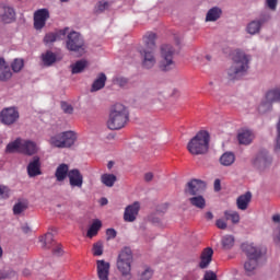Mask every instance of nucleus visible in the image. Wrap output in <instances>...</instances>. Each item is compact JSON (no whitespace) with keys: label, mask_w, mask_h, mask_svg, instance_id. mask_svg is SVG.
<instances>
[{"label":"nucleus","mask_w":280,"mask_h":280,"mask_svg":"<svg viewBox=\"0 0 280 280\" xmlns=\"http://www.w3.org/2000/svg\"><path fill=\"white\" fill-rule=\"evenodd\" d=\"M78 141V136L74 131H63L59 133H54L50 136L48 143L51 148H58L59 150H65L67 148H72Z\"/></svg>","instance_id":"obj_5"},{"label":"nucleus","mask_w":280,"mask_h":280,"mask_svg":"<svg viewBox=\"0 0 280 280\" xmlns=\"http://www.w3.org/2000/svg\"><path fill=\"white\" fill-rule=\"evenodd\" d=\"M203 280H218V276L213 273V271L206 272Z\"/></svg>","instance_id":"obj_54"},{"label":"nucleus","mask_w":280,"mask_h":280,"mask_svg":"<svg viewBox=\"0 0 280 280\" xmlns=\"http://www.w3.org/2000/svg\"><path fill=\"white\" fill-rule=\"evenodd\" d=\"M100 229H102V221L96 219L93 221L90 229L88 230L86 236L90 238L95 237V235H97V233H100Z\"/></svg>","instance_id":"obj_35"},{"label":"nucleus","mask_w":280,"mask_h":280,"mask_svg":"<svg viewBox=\"0 0 280 280\" xmlns=\"http://www.w3.org/2000/svg\"><path fill=\"white\" fill-rule=\"evenodd\" d=\"M252 165L258 172H268L272 165V155L267 150H260L252 160Z\"/></svg>","instance_id":"obj_9"},{"label":"nucleus","mask_w":280,"mask_h":280,"mask_svg":"<svg viewBox=\"0 0 280 280\" xmlns=\"http://www.w3.org/2000/svg\"><path fill=\"white\" fill-rule=\"evenodd\" d=\"M222 19V8L212 7L208 10L206 14V23H215V21H220Z\"/></svg>","instance_id":"obj_24"},{"label":"nucleus","mask_w":280,"mask_h":280,"mask_svg":"<svg viewBox=\"0 0 280 280\" xmlns=\"http://www.w3.org/2000/svg\"><path fill=\"white\" fill-rule=\"evenodd\" d=\"M21 152L32 156L38 152V145L32 140H22Z\"/></svg>","instance_id":"obj_21"},{"label":"nucleus","mask_w":280,"mask_h":280,"mask_svg":"<svg viewBox=\"0 0 280 280\" xmlns=\"http://www.w3.org/2000/svg\"><path fill=\"white\" fill-rule=\"evenodd\" d=\"M210 136L208 131H199L187 144L190 154L198 156L209 152Z\"/></svg>","instance_id":"obj_3"},{"label":"nucleus","mask_w":280,"mask_h":280,"mask_svg":"<svg viewBox=\"0 0 280 280\" xmlns=\"http://www.w3.org/2000/svg\"><path fill=\"white\" fill-rule=\"evenodd\" d=\"M21 145H23V140L21 139H16L13 142H10L5 148L7 154H13V152H16L18 150L21 152Z\"/></svg>","instance_id":"obj_36"},{"label":"nucleus","mask_w":280,"mask_h":280,"mask_svg":"<svg viewBox=\"0 0 280 280\" xmlns=\"http://www.w3.org/2000/svg\"><path fill=\"white\" fill-rule=\"evenodd\" d=\"M139 209H141L139 201L127 206L124 213L125 222H135V220H137V215H139Z\"/></svg>","instance_id":"obj_15"},{"label":"nucleus","mask_w":280,"mask_h":280,"mask_svg":"<svg viewBox=\"0 0 280 280\" xmlns=\"http://www.w3.org/2000/svg\"><path fill=\"white\" fill-rule=\"evenodd\" d=\"M22 231L27 235L28 233H32V228H30V224L24 223L21 226Z\"/></svg>","instance_id":"obj_57"},{"label":"nucleus","mask_w":280,"mask_h":280,"mask_svg":"<svg viewBox=\"0 0 280 280\" xmlns=\"http://www.w3.org/2000/svg\"><path fill=\"white\" fill-rule=\"evenodd\" d=\"M132 249L129 247H124L118 255L117 269L125 280L132 279V273H130L132 270Z\"/></svg>","instance_id":"obj_6"},{"label":"nucleus","mask_w":280,"mask_h":280,"mask_svg":"<svg viewBox=\"0 0 280 280\" xmlns=\"http://www.w3.org/2000/svg\"><path fill=\"white\" fill-rule=\"evenodd\" d=\"M139 54L141 56L142 69H154V66L156 65V56L154 55V50L140 48Z\"/></svg>","instance_id":"obj_12"},{"label":"nucleus","mask_w":280,"mask_h":280,"mask_svg":"<svg viewBox=\"0 0 280 280\" xmlns=\"http://www.w3.org/2000/svg\"><path fill=\"white\" fill-rule=\"evenodd\" d=\"M67 176H69V165L65 163L60 164L55 172L57 183H62L67 178Z\"/></svg>","instance_id":"obj_27"},{"label":"nucleus","mask_w":280,"mask_h":280,"mask_svg":"<svg viewBox=\"0 0 280 280\" xmlns=\"http://www.w3.org/2000/svg\"><path fill=\"white\" fill-rule=\"evenodd\" d=\"M273 222L279 223L280 222V214H275L272 217Z\"/></svg>","instance_id":"obj_63"},{"label":"nucleus","mask_w":280,"mask_h":280,"mask_svg":"<svg viewBox=\"0 0 280 280\" xmlns=\"http://www.w3.org/2000/svg\"><path fill=\"white\" fill-rule=\"evenodd\" d=\"M207 189V184L200 179H191L187 182L184 194L185 196H200V194H205Z\"/></svg>","instance_id":"obj_10"},{"label":"nucleus","mask_w":280,"mask_h":280,"mask_svg":"<svg viewBox=\"0 0 280 280\" xmlns=\"http://www.w3.org/2000/svg\"><path fill=\"white\" fill-rule=\"evenodd\" d=\"M154 178V174L152 172L144 174V180L145 183H151V180Z\"/></svg>","instance_id":"obj_58"},{"label":"nucleus","mask_w":280,"mask_h":280,"mask_svg":"<svg viewBox=\"0 0 280 280\" xmlns=\"http://www.w3.org/2000/svg\"><path fill=\"white\" fill-rule=\"evenodd\" d=\"M174 54H176L174 46L170 44H164L161 46V71H172V69L176 67V62H174Z\"/></svg>","instance_id":"obj_7"},{"label":"nucleus","mask_w":280,"mask_h":280,"mask_svg":"<svg viewBox=\"0 0 280 280\" xmlns=\"http://www.w3.org/2000/svg\"><path fill=\"white\" fill-rule=\"evenodd\" d=\"M23 67H25V62L23 59L16 58L11 63V69L13 73H20V71L23 70Z\"/></svg>","instance_id":"obj_42"},{"label":"nucleus","mask_w":280,"mask_h":280,"mask_svg":"<svg viewBox=\"0 0 280 280\" xmlns=\"http://www.w3.org/2000/svg\"><path fill=\"white\" fill-rule=\"evenodd\" d=\"M242 250L247 256V261L244 265L245 272L253 275L254 270H257L259 266V259H261V249L254 244L245 243L242 245Z\"/></svg>","instance_id":"obj_4"},{"label":"nucleus","mask_w":280,"mask_h":280,"mask_svg":"<svg viewBox=\"0 0 280 280\" xmlns=\"http://www.w3.org/2000/svg\"><path fill=\"white\" fill-rule=\"evenodd\" d=\"M57 57L51 50H47L42 55V62L45 67H51L56 62Z\"/></svg>","instance_id":"obj_34"},{"label":"nucleus","mask_w":280,"mask_h":280,"mask_svg":"<svg viewBox=\"0 0 280 280\" xmlns=\"http://www.w3.org/2000/svg\"><path fill=\"white\" fill-rule=\"evenodd\" d=\"M12 194V190L10 189V187L5 186V185H0V199L1 200H8V198H10Z\"/></svg>","instance_id":"obj_45"},{"label":"nucleus","mask_w":280,"mask_h":280,"mask_svg":"<svg viewBox=\"0 0 280 280\" xmlns=\"http://www.w3.org/2000/svg\"><path fill=\"white\" fill-rule=\"evenodd\" d=\"M130 113L128 107H125L124 104H115L109 110V116L107 120V128L109 130H121L128 124Z\"/></svg>","instance_id":"obj_2"},{"label":"nucleus","mask_w":280,"mask_h":280,"mask_svg":"<svg viewBox=\"0 0 280 280\" xmlns=\"http://www.w3.org/2000/svg\"><path fill=\"white\" fill-rule=\"evenodd\" d=\"M8 65V62H5V59H3V58H0V71L2 70V69H4V67Z\"/></svg>","instance_id":"obj_61"},{"label":"nucleus","mask_w":280,"mask_h":280,"mask_svg":"<svg viewBox=\"0 0 280 280\" xmlns=\"http://www.w3.org/2000/svg\"><path fill=\"white\" fill-rule=\"evenodd\" d=\"M86 60L82 59L77 61L75 63L71 65V69H72V73H82V71H84V69H86Z\"/></svg>","instance_id":"obj_39"},{"label":"nucleus","mask_w":280,"mask_h":280,"mask_svg":"<svg viewBox=\"0 0 280 280\" xmlns=\"http://www.w3.org/2000/svg\"><path fill=\"white\" fill-rule=\"evenodd\" d=\"M233 63L228 69V79L229 80H240V78H244L246 73H248V69H250V55L242 50H236L232 57Z\"/></svg>","instance_id":"obj_1"},{"label":"nucleus","mask_w":280,"mask_h":280,"mask_svg":"<svg viewBox=\"0 0 280 280\" xmlns=\"http://www.w3.org/2000/svg\"><path fill=\"white\" fill-rule=\"evenodd\" d=\"M49 19V10L39 9L34 12V27L35 30H43Z\"/></svg>","instance_id":"obj_14"},{"label":"nucleus","mask_w":280,"mask_h":280,"mask_svg":"<svg viewBox=\"0 0 280 280\" xmlns=\"http://www.w3.org/2000/svg\"><path fill=\"white\" fill-rule=\"evenodd\" d=\"M143 43L145 48L149 49L150 51H154L156 49V34L154 33H147L143 36Z\"/></svg>","instance_id":"obj_26"},{"label":"nucleus","mask_w":280,"mask_h":280,"mask_svg":"<svg viewBox=\"0 0 280 280\" xmlns=\"http://www.w3.org/2000/svg\"><path fill=\"white\" fill-rule=\"evenodd\" d=\"M67 32H69V28H63L55 33H47L44 37V43L46 45H51V43H56L57 40H62V38L67 36Z\"/></svg>","instance_id":"obj_20"},{"label":"nucleus","mask_w":280,"mask_h":280,"mask_svg":"<svg viewBox=\"0 0 280 280\" xmlns=\"http://www.w3.org/2000/svg\"><path fill=\"white\" fill-rule=\"evenodd\" d=\"M106 8H108V2H106V1L98 2V4H97L98 12H104V10H106Z\"/></svg>","instance_id":"obj_55"},{"label":"nucleus","mask_w":280,"mask_h":280,"mask_svg":"<svg viewBox=\"0 0 280 280\" xmlns=\"http://www.w3.org/2000/svg\"><path fill=\"white\" fill-rule=\"evenodd\" d=\"M61 109L67 115H71L73 113V106L69 105V103L66 102L61 103Z\"/></svg>","instance_id":"obj_49"},{"label":"nucleus","mask_w":280,"mask_h":280,"mask_svg":"<svg viewBox=\"0 0 280 280\" xmlns=\"http://www.w3.org/2000/svg\"><path fill=\"white\" fill-rule=\"evenodd\" d=\"M26 170L30 178L40 176V158L34 156L33 160L28 163Z\"/></svg>","instance_id":"obj_19"},{"label":"nucleus","mask_w":280,"mask_h":280,"mask_svg":"<svg viewBox=\"0 0 280 280\" xmlns=\"http://www.w3.org/2000/svg\"><path fill=\"white\" fill-rule=\"evenodd\" d=\"M237 139L238 143H241L242 145H250V143H253V140L255 139V133L246 129L238 133Z\"/></svg>","instance_id":"obj_25"},{"label":"nucleus","mask_w":280,"mask_h":280,"mask_svg":"<svg viewBox=\"0 0 280 280\" xmlns=\"http://www.w3.org/2000/svg\"><path fill=\"white\" fill-rule=\"evenodd\" d=\"M19 109L16 107H7L0 112V121L4 126H12L19 121Z\"/></svg>","instance_id":"obj_11"},{"label":"nucleus","mask_w":280,"mask_h":280,"mask_svg":"<svg viewBox=\"0 0 280 280\" xmlns=\"http://www.w3.org/2000/svg\"><path fill=\"white\" fill-rule=\"evenodd\" d=\"M224 217L226 220H231L233 224H237L240 222V213L237 211H229L224 212Z\"/></svg>","instance_id":"obj_44"},{"label":"nucleus","mask_w":280,"mask_h":280,"mask_svg":"<svg viewBox=\"0 0 280 280\" xmlns=\"http://www.w3.org/2000/svg\"><path fill=\"white\" fill-rule=\"evenodd\" d=\"M54 255L60 257L62 255V245H57V247L52 250Z\"/></svg>","instance_id":"obj_56"},{"label":"nucleus","mask_w":280,"mask_h":280,"mask_svg":"<svg viewBox=\"0 0 280 280\" xmlns=\"http://www.w3.org/2000/svg\"><path fill=\"white\" fill-rule=\"evenodd\" d=\"M101 183H103L105 187H115L117 176L115 174L105 173L101 176Z\"/></svg>","instance_id":"obj_31"},{"label":"nucleus","mask_w":280,"mask_h":280,"mask_svg":"<svg viewBox=\"0 0 280 280\" xmlns=\"http://www.w3.org/2000/svg\"><path fill=\"white\" fill-rule=\"evenodd\" d=\"M151 222H152L153 224H161V219L158 218V217H153V218H151Z\"/></svg>","instance_id":"obj_60"},{"label":"nucleus","mask_w":280,"mask_h":280,"mask_svg":"<svg viewBox=\"0 0 280 280\" xmlns=\"http://www.w3.org/2000/svg\"><path fill=\"white\" fill-rule=\"evenodd\" d=\"M15 19L16 12L14 11V8L5 3H0V21L2 23H13Z\"/></svg>","instance_id":"obj_13"},{"label":"nucleus","mask_w":280,"mask_h":280,"mask_svg":"<svg viewBox=\"0 0 280 280\" xmlns=\"http://www.w3.org/2000/svg\"><path fill=\"white\" fill-rule=\"evenodd\" d=\"M245 32L250 36H256L261 32V26L256 20H253L246 25Z\"/></svg>","instance_id":"obj_30"},{"label":"nucleus","mask_w":280,"mask_h":280,"mask_svg":"<svg viewBox=\"0 0 280 280\" xmlns=\"http://www.w3.org/2000/svg\"><path fill=\"white\" fill-rule=\"evenodd\" d=\"M96 270L100 280H108V276L110 275V262H107L106 260H97Z\"/></svg>","instance_id":"obj_17"},{"label":"nucleus","mask_w":280,"mask_h":280,"mask_svg":"<svg viewBox=\"0 0 280 280\" xmlns=\"http://www.w3.org/2000/svg\"><path fill=\"white\" fill-rule=\"evenodd\" d=\"M66 47L68 51H74V54L82 56L84 54V37L75 31L68 33Z\"/></svg>","instance_id":"obj_8"},{"label":"nucleus","mask_w":280,"mask_h":280,"mask_svg":"<svg viewBox=\"0 0 280 280\" xmlns=\"http://www.w3.org/2000/svg\"><path fill=\"white\" fill-rule=\"evenodd\" d=\"M106 80H108V78L106 77V73L104 72L98 73L96 79L92 83V86L90 90L91 93H97V91H102V89L106 86Z\"/></svg>","instance_id":"obj_22"},{"label":"nucleus","mask_w":280,"mask_h":280,"mask_svg":"<svg viewBox=\"0 0 280 280\" xmlns=\"http://www.w3.org/2000/svg\"><path fill=\"white\" fill-rule=\"evenodd\" d=\"M206 218H207V220H212V219H213V212L208 211V212L206 213Z\"/></svg>","instance_id":"obj_62"},{"label":"nucleus","mask_w":280,"mask_h":280,"mask_svg":"<svg viewBox=\"0 0 280 280\" xmlns=\"http://www.w3.org/2000/svg\"><path fill=\"white\" fill-rule=\"evenodd\" d=\"M266 97L267 100H269V102H272L273 104H280V86L270 89L266 93Z\"/></svg>","instance_id":"obj_29"},{"label":"nucleus","mask_w":280,"mask_h":280,"mask_svg":"<svg viewBox=\"0 0 280 280\" xmlns=\"http://www.w3.org/2000/svg\"><path fill=\"white\" fill-rule=\"evenodd\" d=\"M272 101L267 100V97L265 96V100L261 101V103L258 106V113H260V115H265V113H269V110H272Z\"/></svg>","instance_id":"obj_37"},{"label":"nucleus","mask_w":280,"mask_h":280,"mask_svg":"<svg viewBox=\"0 0 280 280\" xmlns=\"http://www.w3.org/2000/svg\"><path fill=\"white\" fill-rule=\"evenodd\" d=\"M235 244V238L231 235H225L222 238V246L225 248V250H229L230 248H233V245Z\"/></svg>","instance_id":"obj_43"},{"label":"nucleus","mask_w":280,"mask_h":280,"mask_svg":"<svg viewBox=\"0 0 280 280\" xmlns=\"http://www.w3.org/2000/svg\"><path fill=\"white\" fill-rule=\"evenodd\" d=\"M222 189L220 179L214 180V191H220Z\"/></svg>","instance_id":"obj_59"},{"label":"nucleus","mask_w":280,"mask_h":280,"mask_svg":"<svg viewBox=\"0 0 280 280\" xmlns=\"http://www.w3.org/2000/svg\"><path fill=\"white\" fill-rule=\"evenodd\" d=\"M14 275H16V273L12 270H8V271L2 270V271H0V280L1 279H10L11 277H14Z\"/></svg>","instance_id":"obj_50"},{"label":"nucleus","mask_w":280,"mask_h":280,"mask_svg":"<svg viewBox=\"0 0 280 280\" xmlns=\"http://www.w3.org/2000/svg\"><path fill=\"white\" fill-rule=\"evenodd\" d=\"M213 260V248L206 247L200 255L199 268L205 270V268H209V265Z\"/></svg>","instance_id":"obj_18"},{"label":"nucleus","mask_w":280,"mask_h":280,"mask_svg":"<svg viewBox=\"0 0 280 280\" xmlns=\"http://www.w3.org/2000/svg\"><path fill=\"white\" fill-rule=\"evenodd\" d=\"M220 163L224 167H229L235 163V154L233 152H225L220 158Z\"/></svg>","instance_id":"obj_32"},{"label":"nucleus","mask_w":280,"mask_h":280,"mask_svg":"<svg viewBox=\"0 0 280 280\" xmlns=\"http://www.w3.org/2000/svg\"><path fill=\"white\" fill-rule=\"evenodd\" d=\"M189 202L192 207H196L197 209H205L207 207V200L202 195H195L189 198Z\"/></svg>","instance_id":"obj_28"},{"label":"nucleus","mask_w":280,"mask_h":280,"mask_svg":"<svg viewBox=\"0 0 280 280\" xmlns=\"http://www.w3.org/2000/svg\"><path fill=\"white\" fill-rule=\"evenodd\" d=\"M250 200H253V194L250 191L241 195L236 199V206L240 211H246L248 209V205H250Z\"/></svg>","instance_id":"obj_23"},{"label":"nucleus","mask_w":280,"mask_h":280,"mask_svg":"<svg viewBox=\"0 0 280 280\" xmlns=\"http://www.w3.org/2000/svg\"><path fill=\"white\" fill-rule=\"evenodd\" d=\"M113 83L116 86H120L121 89H124V86H126V84H128V79H126L124 77H116V78H114Z\"/></svg>","instance_id":"obj_47"},{"label":"nucleus","mask_w":280,"mask_h":280,"mask_svg":"<svg viewBox=\"0 0 280 280\" xmlns=\"http://www.w3.org/2000/svg\"><path fill=\"white\" fill-rule=\"evenodd\" d=\"M92 253L94 257H102L104 255V242L97 241L93 244Z\"/></svg>","instance_id":"obj_41"},{"label":"nucleus","mask_w":280,"mask_h":280,"mask_svg":"<svg viewBox=\"0 0 280 280\" xmlns=\"http://www.w3.org/2000/svg\"><path fill=\"white\" fill-rule=\"evenodd\" d=\"M101 205H102V207L108 205V199H106V198L103 197V198L101 199Z\"/></svg>","instance_id":"obj_64"},{"label":"nucleus","mask_w":280,"mask_h":280,"mask_svg":"<svg viewBox=\"0 0 280 280\" xmlns=\"http://www.w3.org/2000/svg\"><path fill=\"white\" fill-rule=\"evenodd\" d=\"M27 205H28L27 200L18 201L13 206L14 215H21V213H23V211H25L27 209Z\"/></svg>","instance_id":"obj_40"},{"label":"nucleus","mask_w":280,"mask_h":280,"mask_svg":"<svg viewBox=\"0 0 280 280\" xmlns=\"http://www.w3.org/2000/svg\"><path fill=\"white\" fill-rule=\"evenodd\" d=\"M39 242L42 244V248L49 249L54 244V233L48 232L44 236L39 237Z\"/></svg>","instance_id":"obj_33"},{"label":"nucleus","mask_w":280,"mask_h":280,"mask_svg":"<svg viewBox=\"0 0 280 280\" xmlns=\"http://www.w3.org/2000/svg\"><path fill=\"white\" fill-rule=\"evenodd\" d=\"M215 225L218 229H221L222 231H224L228 226L226 221H224L222 219H218L215 222Z\"/></svg>","instance_id":"obj_53"},{"label":"nucleus","mask_w":280,"mask_h":280,"mask_svg":"<svg viewBox=\"0 0 280 280\" xmlns=\"http://www.w3.org/2000/svg\"><path fill=\"white\" fill-rule=\"evenodd\" d=\"M153 271L150 268L144 269L140 272L139 280H151Z\"/></svg>","instance_id":"obj_46"},{"label":"nucleus","mask_w":280,"mask_h":280,"mask_svg":"<svg viewBox=\"0 0 280 280\" xmlns=\"http://www.w3.org/2000/svg\"><path fill=\"white\" fill-rule=\"evenodd\" d=\"M256 21L259 23V25L262 27L265 23H268L270 21V13H261Z\"/></svg>","instance_id":"obj_48"},{"label":"nucleus","mask_w":280,"mask_h":280,"mask_svg":"<svg viewBox=\"0 0 280 280\" xmlns=\"http://www.w3.org/2000/svg\"><path fill=\"white\" fill-rule=\"evenodd\" d=\"M279 0H266L265 1V5L266 8H268L269 10H277V3H278Z\"/></svg>","instance_id":"obj_51"},{"label":"nucleus","mask_w":280,"mask_h":280,"mask_svg":"<svg viewBox=\"0 0 280 280\" xmlns=\"http://www.w3.org/2000/svg\"><path fill=\"white\" fill-rule=\"evenodd\" d=\"M68 178L70 183V187H78L82 189V185H84V176L80 173V170L73 168L68 173Z\"/></svg>","instance_id":"obj_16"},{"label":"nucleus","mask_w":280,"mask_h":280,"mask_svg":"<svg viewBox=\"0 0 280 280\" xmlns=\"http://www.w3.org/2000/svg\"><path fill=\"white\" fill-rule=\"evenodd\" d=\"M106 235H107V242L110 240H115V237H117V231L115 229H107Z\"/></svg>","instance_id":"obj_52"},{"label":"nucleus","mask_w":280,"mask_h":280,"mask_svg":"<svg viewBox=\"0 0 280 280\" xmlns=\"http://www.w3.org/2000/svg\"><path fill=\"white\" fill-rule=\"evenodd\" d=\"M12 79V70L10 66L7 63L4 68L0 70V82H8V80Z\"/></svg>","instance_id":"obj_38"}]
</instances>
